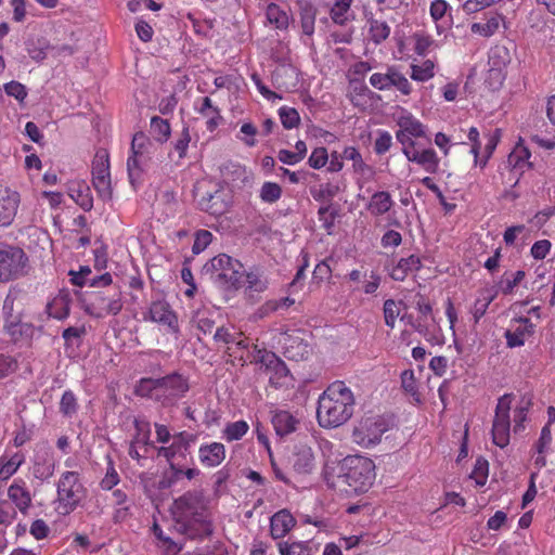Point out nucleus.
<instances>
[{
  "label": "nucleus",
  "instance_id": "1a4fd4ad",
  "mask_svg": "<svg viewBox=\"0 0 555 555\" xmlns=\"http://www.w3.org/2000/svg\"><path fill=\"white\" fill-rule=\"evenodd\" d=\"M513 395L505 393L499 398L492 424V442L503 449L508 446L511 439V408Z\"/></svg>",
  "mask_w": 555,
  "mask_h": 555
},
{
  "label": "nucleus",
  "instance_id": "6e6d98bb",
  "mask_svg": "<svg viewBox=\"0 0 555 555\" xmlns=\"http://www.w3.org/2000/svg\"><path fill=\"white\" fill-rule=\"evenodd\" d=\"M509 61L508 50L505 47H495L489 55V62L492 66L490 73L499 74L500 69L505 67Z\"/></svg>",
  "mask_w": 555,
  "mask_h": 555
},
{
  "label": "nucleus",
  "instance_id": "39448f33",
  "mask_svg": "<svg viewBox=\"0 0 555 555\" xmlns=\"http://www.w3.org/2000/svg\"><path fill=\"white\" fill-rule=\"evenodd\" d=\"M86 496V488L77 472L66 470L56 482L54 511L61 516L73 513Z\"/></svg>",
  "mask_w": 555,
  "mask_h": 555
},
{
  "label": "nucleus",
  "instance_id": "bf43d9fd",
  "mask_svg": "<svg viewBox=\"0 0 555 555\" xmlns=\"http://www.w3.org/2000/svg\"><path fill=\"white\" fill-rule=\"evenodd\" d=\"M120 482L119 474L117 473L114 463L108 459L107 468L104 477L100 481L102 490L111 491Z\"/></svg>",
  "mask_w": 555,
  "mask_h": 555
},
{
  "label": "nucleus",
  "instance_id": "0eeeda50",
  "mask_svg": "<svg viewBox=\"0 0 555 555\" xmlns=\"http://www.w3.org/2000/svg\"><path fill=\"white\" fill-rule=\"evenodd\" d=\"M389 430V424L383 415H363L353 425L351 441L363 449H370L382 441Z\"/></svg>",
  "mask_w": 555,
  "mask_h": 555
},
{
  "label": "nucleus",
  "instance_id": "49530a36",
  "mask_svg": "<svg viewBox=\"0 0 555 555\" xmlns=\"http://www.w3.org/2000/svg\"><path fill=\"white\" fill-rule=\"evenodd\" d=\"M135 429L138 430L137 438L131 441L128 450V454L132 460L139 461L141 455L135 447L137 442H141L143 444H149L150 441V424L144 422H134Z\"/></svg>",
  "mask_w": 555,
  "mask_h": 555
},
{
  "label": "nucleus",
  "instance_id": "e433bc0d",
  "mask_svg": "<svg viewBox=\"0 0 555 555\" xmlns=\"http://www.w3.org/2000/svg\"><path fill=\"white\" fill-rule=\"evenodd\" d=\"M315 465L313 451L308 446L298 447L295 453L294 468L300 474L310 473Z\"/></svg>",
  "mask_w": 555,
  "mask_h": 555
},
{
  "label": "nucleus",
  "instance_id": "8fccbe9b",
  "mask_svg": "<svg viewBox=\"0 0 555 555\" xmlns=\"http://www.w3.org/2000/svg\"><path fill=\"white\" fill-rule=\"evenodd\" d=\"M151 134L159 143L167 142L171 134L169 121L159 116H153L151 118Z\"/></svg>",
  "mask_w": 555,
  "mask_h": 555
},
{
  "label": "nucleus",
  "instance_id": "f8f14e48",
  "mask_svg": "<svg viewBox=\"0 0 555 555\" xmlns=\"http://www.w3.org/2000/svg\"><path fill=\"white\" fill-rule=\"evenodd\" d=\"M279 345L284 357L292 361H302L311 353V346L307 340V333L301 330H289L280 334Z\"/></svg>",
  "mask_w": 555,
  "mask_h": 555
},
{
  "label": "nucleus",
  "instance_id": "4c0bfd02",
  "mask_svg": "<svg viewBox=\"0 0 555 555\" xmlns=\"http://www.w3.org/2000/svg\"><path fill=\"white\" fill-rule=\"evenodd\" d=\"M298 421L287 411H279L272 417L275 433L283 437L296 430Z\"/></svg>",
  "mask_w": 555,
  "mask_h": 555
},
{
  "label": "nucleus",
  "instance_id": "f257e3e1",
  "mask_svg": "<svg viewBox=\"0 0 555 555\" xmlns=\"http://www.w3.org/2000/svg\"><path fill=\"white\" fill-rule=\"evenodd\" d=\"M173 529L189 539H204L212 534L207 501L201 491H188L173 501Z\"/></svg>",
  "mask_w": 555,
  "mask_h": 555
},
{
  "label": "nucleus",
  "instance_id": "052dcab7",
  "mask_svg": "<svg viewBox=\"0 0 555 555\" xmlns=\"http://www.w3.org/2000/svg\"><path fill=\"white\" fill-rule=\"evenodd\" d=\"M400 308L399 304L395 301L393 299H386L384 301L383 306V313H384V320L385 324L393 328L397 322L398 317L400 315Z\"/></svg>",
  "mask_w": 555,
  "mask_h": 555
},
{
  "label": "nucleus",
  "instance_id": "bb28decb",
  "mask_svg": "<svg viewBox=\"0 0 555 555\" xmlns=\"http://www.w3.org/2000/svg\"><path fill=\"white\" fill-rule=\"evenodd\" d=\"M72 296L67 291H60L47 305V313L55 320H65L70 312Z\"/></svg>",
  "mask_w": 555,
  "mask_h": 555
},
{
  "label": "nucleus",
  "instance_id": "2f4dec72",
  "mask_svg": "<svg viewBox=\"0 0 555 555\" xmlns=\"http://www.w3.org/2000/svg\"><path fill=\"white\" fill-rule=\"evenodd\" d=\"M395 202L389 192L377 191L371 196L366 208L372 216L379 217L387 214Z\"/></svg>",
  "mask_w": 555,
  "mask_h": 555
},
{
  "label": "nucleus",
  "instance_id": "c756f323",
  "mask_svg": "<svg viewBox=\"0 0 555 555\" xmlns=\"http://www.w3.org/2000/svg\"><path fill=\"white\" fill-rule=\"evenodd\" d=\"M221 176L223 180L233 186L245 184L249 175L245 166L229 162L221 167Z\"/></svg>",
  "mask_w": 555,
  "mask_h": 555
},
{
  "label": "nucleus",
  "instance_id": "20e7f679",
  "mask_svg": "<svg viewBox=\"0 0 555 555\" xmlns=\"http://www.w3.org/2000/svg\"><path fill=\"white\" fill-rule=\"evenodd\" d=\"M24 312L23 291L10 288L2 306V331L14 344L27 343L35 335V325L23 321Z\"/></svg>",
  "mask_w": 555,
  "mask_h": 555
},
{
  "label": "nucleus",
  "instance_id": "ddd939ff",
  "mask_svg": "<svg viewBox=\"0 0 555 555\" xmlns=\"http://www.w3.org/2000/svg\"><path fill=\"white\" fill-rule=\"evenodd\" d=\"M28 258L18 247L0 249V282H9L26 273Z\"/></svg>",
  "mask_w": 555,
  "mask_h": 555
},
{
  "label": "nucleus",
  "instance_id": "5fc2aeb1",
  "mask_svg": "<svg viewBox=\"0 0 555 555\" xmlns=\"http://www.w3.org/2000/svg\"><path fill=\"white\" fill-rule=\"evenodd\" d=\"M283 191L279 183L266 181L259 190V198L266 204H274L282 197Z\"/></svg>",
  "mask_w": 555,
  "mask_h": 555
},
{
  "label": "nucleus",
  "instance_id": "b1692460",
  "mask_svg": "<svg viewBox=\"0 0 555 555\" xmlns=\"http://www.w3.org/2000/svg\"><path fill=\"white\" fill-rule=\"evenodd\" d=\"M227 456V450L223 443L212 441L203 443L198 448V460L206 468L219 466Z\"/></svg>",
  "mask_w": 555,
  "mask_h": 555
},
{
  "label": "nucleus",
  "instance_id": "dca6fc26",
  "mask_svg": "<svg viewBox=\"0 0 555 555\" xmlns=\"http://www.w3.org/2000/svg\"><path fill=\"white\" fill-rule=\"evenodd\" d=\"M143 319L165 326L167 332L176 336L180 333L178 315L165 299L152 301L149 310L143 314Z\"/></svg>",
  "mask_w": 555,
  "mask_h": 555
},
{
  "label": "nucleus",
  "instance_id": "7ed1b4c3",
  "mask_svg": "<svg viewBox=\"0 0 555 555\" xmlns=\"http://www.w3.org/2000/svg\"><path fill=\"white\" fill-rule=\"evenodd\" d=\"M356 397L345 382L330 384L318 399L317 420L322 428H337L354 413Z\"/></svg>",
  "mask_w": 555,
  "mask_h": 555
},
{
  "label": "nucleus",
  "instance_id": "774afa93",
  "mask_svg": "<svg viewBox=\"0 0 555 555\" xmlns=\"http://www.w3.org/2000/svg\"><path fill=\"white\" fill-rule=\"evenodd\" d=\"M3 89L7 95L14 98L20 103H23L28 94L26 87L23 83L15 80L7 82L3 86Z\"/></svg>",
  "mask_w": 555,
  "mask_h": 555
},
{
  "label": "nucleus",
  "instance_id": "864d4df0",
  "mask_svg": "<svg viewBox=\"0 0 555 555\" xmlns=\"http://www.w3.org/2000/svg\"><path fill=\"white\" fill-rule=\"evenodd\" d=\"M525 271L522 270H517L512 273L505 272L499 282L501 293L504 295L512 294L515 287L525 279Z\"/></svg>",
  "mask_w": 555,
  "mask_h": 555
},
{
  "label": "nucleus",
  "instance_id": "0e129e2a",
  "mask_svg": "<svg viewBox=\"0 0 555 555\" xmlns=\"http://www.w3.org/2000/svg\"><path fill=\"white\" fill-rule=\"evenodd\" d=\"M338 192V188L332 183L321 184L319 188H311L310 194L317 202L333 198Z\"/></svg>",
  "mask_w": 555,
  "mask_h": 555
},
{
  "label": "nucleus",
  "instance_id": "4be33fe9",
  "mask_svg": "<svg viewBox=\"0 0 555 555\" xmlns=\"http://www.w3.org/2000/svg\"><path fill=\"white\" fill-rule=\"evenodd\" d=\"M8 499L21 514L27 515L33 506V495L23 478H15L8 488Z\"/></svg>",
  "mask_w": 555,
  "mask_h": 555
},
{
  "label": "nucleus",
  "instance_id": "f03ea898",
  "mask_svg": "<svg viewBox=\"0 0 555 555\" xmlns=\"http://www.w3.org/2000/svg\"><path fill=\"white\" fill-rule=\"evenodd\" d=\"M323 478L330 488H340V490L350 494H363L375 482L376 465L367 456L360 454L348 455L340 462L337 476L326 465L323 470Z\"/></svg>",
  "mask_w": 555,
  "mask_h": 555
},
{
  "label": "nucleus",
  "instance_id": "f3484780",
  "mask_svg": "<svg viewBox=\"0 0 555 555\" xmlns=\"http://www.w3.org/2000/svg\"><path fill=\"white\" fill-rule=\"evenodd\" d=\"M254 360L266 367V371L270 374L269 382L272 386L278 388L285 384L289 371L286 364L276 357L275 353L267 349H258V347L255 346Z\"/></svg>",
  "mask_w": 555,
  "mask_h": 555
},
{
  "label": "nucleus",
  "instance_id": "72a5a7b5",
  "mask_svg": "<svg viewBox=\"0 0 555 555\" xmlns=\"http://www.w3.org/2000/svg\"><path fill=\"white\" fill-rule=\"evenodd\" d=\"M301 28L305 35H312L317 16V8L312 0H297Z\"/></svg>",
  "mask_w": 555,
  "mask_h": 555
},
{
  "label": "nucleus",
  "instance_id": "6e6552de",
  "mask_svg": "<svg viewBox=\"0 0 555 555\" xmlns=\"http://www.w3.org/2000/svg\"><path fill=\"white\" fill-rule=\"evenodd\" d=\"M151 146V140L144 132L140 131L133 134L130 147L131 154L127 159L128 177L133 186L142 180L143 166L149 160Z\"/></svg>",
  "mask_w": 555,
  "mask_h": 555
},
{
  "label": "nucleus",
  "instance_id": "aec40b11",
  "mask_svg": "<svg viewBox=\"0 0 555 555\" xmlns=\"http://www.w3.org/2000/svg\"><path fill=\"white\" fill-rule=\"evenodd\" d=\"M535 324L528 317H519L512 320L511 327L506 330L504 337L508 348L521 347L533 336Z\"/></svg>",
  "mask_w": 555,
  "mask_h": 555
},
{
  "label": "nucleus",
  "instance_id": "de8ad7c7",
  "mask_svg": "<svg viewBox=\"0 0 555 555\" xmlns=\"http://www.w3.org/2000/svg\"><path fill=\"white\" fill-rule=\"evenodd\" d=\"M369 35L372 42L380 44L389 37L390 26L385 21L370 18Z\"/></svg>",
  "mask_w": 555,
  "mask_h": 555
},
{
  "label": "nucleus",
  "instance_id": "a211bd4d",
  "mask_svg": "<svg viewBox=\"0 0 555 555\" xmlns=\"http://www.w3.org/2000/svg\"><path fill=\"white\" fill-rule=\"evenodd\" d=\"M159 388L162 404L170 405L189 391L190 385L186 377L173 373L159 378Z\"/></svg>",
  "mask_w": 555,
  "mask_h": 555
},
{
  "label": "nucleus",
  "instance_id": "cd10ccee",
  "mask_svg": "<svg viewBox=\"0 0 555 555\" xmlns=\"http://www.w3.org/2000/svg\"><path fill=\"white\" fill-rule=\"evenodd\" d=\"M530 157V150L525 145L524 140L519 139L507 156V165L513 169L524 172L526 169L532 168Z\"/></svg>",
  "mask_w": 555,
  "mask_h": 555
},
{
  "label": "nucleus",
  "instance_id": "603ef678",
  "mask_svg": "<svg viewBox=\"0 0 555 555\" xmlns=\"http://www.w3.org/2000/svg\"><path fill=\"white\" fill-rule=\"evenodd\" d=\"M248 429L249 426L247 422L241 420L228 423L222 430V435L223 438L229 442L236 441L242 439L247 434Z\"/></svg>",
  "mask_w": 555,
  "mask_h": 555
},
{
  "label": "nucleus",
  "instance_id": "a878e982",
  "mask_svg": "<svg viewBox=\"0 0 555 555\" xmlns=\"http://www.w3.org/2000/svg\"><path fill=\"white\" fill-rule=\"evenodd\" d=\"M68 195L85 211L92 209L93 196L86 181H72L68 186Z\"/></svg>",
  "mask_w": 555,
  "mask_h": 555
},
{
  "label": "nucleus",
  "instance_id": "680f3d73",
  "mask_svg": "<svg viewBox=\"0 0 555 555\" xmlns=\"http://www.w3.org/2000/svg\"><path fill=\"white\" fill-rule=\"evenodd\" d=\"M353 0H335L331 10V17L335 24L344 25L347 21L346 14L349 11Z\"/></svg>",
  "mask_w": 555,
  "mask_h": 555
},
{
  "label": "nucleus",
  "instance_id": "9b49d317",
  "mask_svg": "<svg viewBox=\"0 0 555 555\" xmlns=\"http://www.w3.org/2000/svg\"><path fill=\"white\" fill-rule=\"evenodd\" d=\"M397 125L396 139L402 146L401 151L420 145L417 140L426 138V126L408 111L398 116Z\"/></svg>",
  "mask_w": 555,
  "mask_h": 555
},
{
  "label": "nucleus",
  "instance_id": "4468645a",
  "mask_svg": "<svg viewBox=\"0 0 555 555\" xmlns=\"http://www.w3.org/2000/svg\"><path fill=\"white\" fill-rule=\"evenodd\" d=\"M196 190V202L202 211L214 217H220L229 211L232 198L222 186H218L214 191L208 190L203 193H199V189Z\"/></svg>",
  "mask_w": 555,
  "mask_h": 555
},
{
  "label": "nucleus",
  "instance_id": "13d9d810",
  "mask_svg": "<svg viewBox=\"0 0 555 555\" xmlns=\"http://www.w3.org/2000/svg\"><path fill=\"white\" fill-rule=\"evenodd\" d=\"M282 126L287 129L297 128L300 124V116L296 108L289 106H281L278 111Z\"/></svg>",
  "mask_w": 555,
  "mask_h": 555
},
{
  "label": "nucleus",
  "instance_id": "a18cd8bd",
  "mask_svg": "<svg viewBox=\"0 0 555 555\" xmlns=\"http://www.w3.org/2000/svg\"><path fill=\"white\" fill-rule=\"evenodd\" d=\"M267 21L276 29L283 30L288 27V14L275 3H270L266 10Z\"/></svg>",
  "mask_w": 555,
  "mask_h": 555
},
{
  "label": "nucleus",
  "instance_id": "338daca9",
  "mask_svg": "<svg viewBox=\"0 0 555 555\" xmlns=\"http://www.w3.org/2000/svg\"><path fill=\"white\" fill-rule=\"evenodd\" d=\"M392 146V137L386 130H378L374 142V152L377 155H384Z\"/></svg>",
  "mask_w": 555,
  "mask_h": 555
},
{
  "label": "nucleus",
  "instance_id": "79ce46f5",
  "mask_svg": "<svg viewBox=\"0 0 555 555\" xmlns=\"http://www.w3.org/2000/svg\"><path fill=\"white\" fill-rule=\"evenodd\" d=\"M410 77L414 81L426 82L435 77L436 64L433 60H425L420 64L412 63Z\"/></svg>",
  "mask_w": 555,
  "mask_h": 555
},
{
  "label": "nucleus",
  "instance_id": "9d476101",
  "mask_svg": "<svg viewBox=\"0 0 555 555\" xmlns=\"http://www.w3.org/2000/svg\"><path fill=\"white\" fill-rule=\"evenodd\" d=\"M92 185L98 196L103 201H109L113 197V188L111 179L109 154L107 150L96 151L92 160Z\"/></svg>",
  "mask_w": 555,
  "mask_h": 555
},
{
  "label": "nucleus",
  "instance_id": "f704fd0d",
  "mask_svg": "<svg viewBox=\"0 0 555 555\" xmlns=\"http://www.w3.org/2000/svg\"><path fill=\"white\" fill-rule=\"evenodd\" d=\"M486 138V144L483 149L481 147V154L478 155V159L475 158L474 163L475 165H478L480 168L486 167L488 164V160L491 158L492 154L494 153L500 139H501V130L494 129L493 131H489L485 133Z\"/></svg>",
  "mask_w": 555,
  "mask_h": 555
},
{
  "label": "nucleus",
  "instance_id": "a19ab883",
  "mask_svg": "<svg viewBox=\"0 0 555 555\" xmlns=\"http://www.w3.org/2000/svg\"><path fill=\"white\" fill-rule=\"evenodd\" d=\"M280 555H314L313 546L309 542L283 541L278 544Z\"/></svg>",
  "mask_w": 555,
  "mask_h": 555
},
{
  "label": "nucleus",
  "instance_id": "7c9ffc66",
  "mask_svg": "<svg viewBox=\"0 0 555 555\" xmlns=\"http://www.w3.org/2000/svg\"><path fill=\"white\" fill-rule=\"evenodd\" d=\"M25 455L22 452L4 453L0 456V480H9L24 464Z\"/></svg>",
  "mask_w": 555,
  "mask_h": 555
},
{
  "label": "nucleus",
  "instance_id": "6ab92c4d",
  "mask_svg": "<svg viewBox=\"0 0 555 555\" xmlns=\"http://www.w3.org/2000/svg\"><path fill=\"white\" fill-rule=\"evenodd\" d=\"M211 266L218 272V279L224 280L234 288L241 287L243 273L240 269L243 266L237 260L225 254H220L212 258Z\"/></svg>",
  "mask_w": 555,
  "mask_h": 555
},
{
  "label": "nucleus",
  "instance_id": "c9c22d12",
  "mask_svg": "<svg viewBox=\"0 0 555 555\" xmlns=\"http://www.w3.org/2000/svg\"><path fill=\"white\" fill-rule=\"evenodd\" d=\"M496 297V293L490 288L481 289L478 293L477 298L474 301V305L470 309V313L473 314L474 322L477 324L480 319L486 314L490 304Z\"/></svg>",
  "mask_w": 555,
  "mask_h": 555
},
{
  "label": "nucleus",
  "instance_id": "09e8293b",
  "mask_svg": "<svg viewBox=\"0 0 555 555\" xmlns=\"http://www.w3.org/2000/svg\"><path fill=\"white\" fill-rule=\"evenodd\" d=\"M502 20L503 17L500 14L492 15L486 23H473L470 30L473 34H478L482 37L489 38L499 30Z\"/></svg>",
  "mask_w": 555,
  "mask_h": 555
},
{
  "label": "nucleus",
  "instance_id": "37998d69",
  "mask_svg": "<svg viewBox=\"0 0 555 555\" xmlns=\"http://www.w3.org/2000/svg\"><path fill=\"white\" fill-rule=\"evenodd\" d=\"M159 378H141L135 386L137 396L146 397L160 402Z\"/></svg>",
  "mask_w": 555,
  "mask_h": 555
},
{
  "label": "nucleus",
  "instance_id": "c85d7f7f",
  "mask_svg": "<svg viewBox=\"0 0 555 555\" xmlns=\"http://www.w3.org/2000/svg\"><path fill=\"white\" fill-rule=\"evenodd\" d=\"M422 268L421 258L416 255H411L406 258H401L397 264L391 269L390 276L395 281L402 282L412 272H416Z\"/></svg>",
  "mask_w": 555,
  "mask_h": 555
},
{
  "label": "nucleus",
  "instance_id": "4d7b16f0",
  "mask_svg": "<svg viewBox=\"0 0 555 555\" xmlns=\"http://www.w3.org/2000/svg\"><path fill=\"white\" fill-rule=\"evenodd\" d=\"M412 39L414 41V51L420 56H425L436 46L434 38L424 33L417 31L413 34Z\"/></svg>",
  "mask_w": 555,
  "mask_h": 555
},
{
  "label": "nucleus",
  "instance_id": "473e14b6",
  "mask_svg": "<svg viewBox=\"0 0 555 555\" xmlns=\"http://www.w3.org/2000/svg\"><path fill=\"white\" fill-rule=\"evenodd\" d=\"M273 86L282 91H291L297 86V77L294 68L280 66L272 74Z\"/></svg>",
  "mask_w": 555,
  "mask_h": 555
},
{
  "label": "nucleus",
  "instance_id": "423d86ee",
  "mask_svg": "<svg viewBox=\"0 0 555 555\" xmlns=\"http://www.w3.org/2000/svg\"><path fill=\"white\" fill-rule=\"evenodd\" d=\"M122 307V294L118 286L91 292L83 300L86 313L96 319L117 315Z\"/></svg>",
  "mask_w": 555,
  "mask_h": 555
},
{
  "label": "nucleus",
  "instance_id": "393cba45",
  "mask_svg": "<svg viewBox=\"0 0 555 555\" xmlns=\"http://www.w3.org/2000/svg\"><path fill=\"white\" fill-rule=\"evenodd\" d=\"M296 525V519L287 509H281L270 519V534L274 540L284 538Z\"/></svg>",
  "mask_w": 555,
  "mask_h": 555
},
{
  "label": "nucleus",
  "instance_id": "69168bd1",
  "mask_svg": "<svg viewBox=\"0 0 555 555\" xmlns=\"http://www.w3.org/2000/svg\"><path fill=\"white\" fill-rule=\"evenodd\" d=\"M328 157L330 156L326 147H315L312 150L308 158V164L311 168L319 170L327 164Z\"/></svg>",
  "mask_w": 555,
  "mask_h": 555
},
{
  "label": "nucleus",
  "instance_id": "3c124183",
  "mask_svg": "<svg viewBox=\"0 0 555 555\" xmlns=\"http://www.w3.org/2000/svg\"><path fill=\"white\" fill-rule=\"evenodd\" d=\"M60 413L66 417H74L79 409V403L76 395L72 390H66L61 397L59 404Z\"/></svg>",
  "mask_w": 555,
  "mask_h": 555
},
{
  "label": "nucleus",
  "instance_id": "58836bf2",
  "mask_svg": "<svg viewBox=\"0 0 555 555\" xmlns=\"http://www.w3.org/2000/svg\"><path fill=\"white\" fill-rule=\"evenodd\" d=\"M242 273L241 287L245 286L247 291L255 293H262L268 288V281L258 269H251L248 272L243 271Z\"/></svg>",
  "mask_w": 555,
  "mask_h": 555
},
{
  "label": "nucleus",
  "instance_id": "ea45409f",
  "mask_svg": "<svg viewBox=\"0 0 555 555\" xmlns=\"http://www.w3.org/2000/svg\"><path fill=\"white\" fill-rule=\"evenodd\" d=\"M191 322L204 335L210 334L215 327L214 312L208 308H199L194 311Z\"/></svg>",
  "mask_w": 555,
  "mask_h": 555
},
{
  "label": "nucleus",
  "instance_id": "412c9836",
  "mask_svg": "<svg viewBox=\"0 0 555 555\" xmlns=\"http://www.w3.org/2000/svg\"><path fill=\"white\" fill-rule=\"evenodd\" d=\"M402 153L409 162L417 164L428 173H436L439 170L440 158L431 147L425 149L420 144L402 151Z\"/></svg>",
  "mask_w": 555,
  "mask_h": 555
},
{
  "label": "nucleus",
  "instance_id": "c03bdc74",
  "mask_svg": "<svg viewBox=\"0 0 555 555\" xmlns=\"http://www.w3.org/2000/svg\"><path fill=\"white\" fill-rule=\"evenodd\" d=\"M186 451H184L183 444L180 439L177 438V434L172 436V442L169 446H163L157 449V455L159 457L166 459L169 463V466L176 464L177 456L185 457Z\"/></svg>",
  "mask_w": 555,
  "mask_h": 555
},
{
  "label": "nucleus",
  "instance_id": "2eb2a0df",
  "mask_svg": "<svg viewBox=\"0 0 555 555\" xmlns=\"http://www.w3.org/2000/svg\"><path fill=\"white\" fill-rule=\"evenodd\" d=\"M370 83L379 91H388L396 88L402 95H410L413 91L412 83L395 66H389L386 73H374L370 77Z\"/></svg>",
  "mask_w": 555,
  "mask_h": 555
},
{
  "label": "nucleus",
  "instance_id": "5701e85b",
  "mask_svg": "<svg viewBox=\"0 0 555 555\" xmlns=\"http://www.w3.org/2000/svg\"><path fill=\"white\" fill-rule=\"evenodd\" d=\"M20 203L18 192L9 188L0 191V227H8L13 222Z\"/></svg>",
  "mask_w": 555,
  "mask_h": 555
},
{
  "label": "nucleus",
  "instance_id": "e2e57ef3",
  "mask_svg": "<svg viewBox=\"0 0 555 555\" xmlns=\"http://www.w3.org/2000/svg\"><path fill=\"white\" fill-rule=\"evenodd\" d=\"M337 217V210L333 209L331 206H322L318 210L319 221L322 223V227L331 233L334 228L335 220Z\"/></svg>",
  "mask_w": 555,
  "mask_h": 555
}]
</instances>
